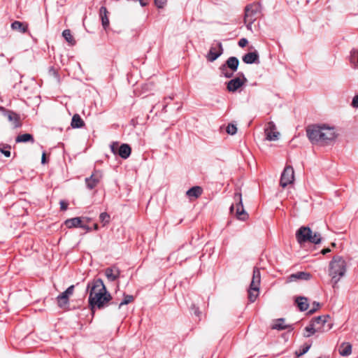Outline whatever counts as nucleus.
I'll list each match as a JSON object with an SVG mask.
<instances>
[{"mask_svg":"<svg viewBox=\"0 0 358 358\" xmlns=\"http://www.w3.org/2000/svg\"><path fill=\"white\" fill-rule=\"evenodd\" d=\"M223 52V48L220 42L217 43L215 45L211 46L210 50L206 56L209 62H213L217 59Z\"/></svg>","mask_w":358,"mask_h":358,"instance_id":"11","label":"nucleus"},{"mask_svg":"<svg viewBox=\"0 0 358 358\" xmlns=\"http://www.w3.org/2000/svg\"><path fill=\"white\" fill-rule=\"evenodd\" d=\"M234 199L237 201L236 205V216L238 220L244 221L248 218V215L243 208L241 194L240 192L235 193Z\"/></svg>","mask_w":358,"mask_h":358,"instance_id":"9","label":"nucleus"},{"mask_svg":"<svg viewBox=\"0 0 358 358\" xmlns=\"http://www.w3.org/2000/svg\"><path fill=\"white\" fill-rule=\"evenodd\" d=\"M338 350L341 356H349L352 353V345L350 343H343L341 344Z\"/></svg>","mask_w":358,"mask_h":358,"instance_id":"19","label":"nucleus"},{"mask_svg":"<svg viewBox=\"0 0 358 358\" xmlns=\"http://www.w3.org/2000/svg\"><path fill=\"white\" fill-rule=\"evenodd\" d=\"M346 272V262L339 256L334 257L329 263V275L331 277L333 287L338 282Z\"/></svg>","mask_w":358,"mask_h":358,"instance_id":"3","label":"nucleus"},{"mask_svg":"<svg viewBox=\"0 0 358 358\" xmlns=\"http://www.w3.org/2000/svg\"><path fill=\"white\" fill-rule=\"evenodd\" d=\"M288 325L285 324V319L280 318L277 320L272 326V329L278 330H284L288 328Z\"/></svg>","mask_w":358,"mask_h":358,"instance_id":"28","label":"nucleus"},{"mask_svg":"<svg viewBox=\"0 0 358 358\" xmlns=\"http://www.w3.org/2000/svg\"><path fill=\"white\" fill-rule=\"evenodd\" d=\"M94 229L95 230H98L99 227H98V224H94Z\"/></svg>","mask_w":358,"mask_h":358,"instance_id":"51","label":"nucleus"},{"mask_svg":"<svg viewBox=\"0 0 358 358\" xmlns=\"http://www.w3.org/2000/svg\"><path fill=\"white\" fill-rule=\"evenodd\" d=\"M17 143H26L28 141H31V143L34 142L33 136L29 134H24L21 135H18L15 139Z\"/></svg>","mask_w":358,"mask_h":358,"instance_id":"26","label":"nucleus"},{"mask_svg":"<svg viewBox=\"0 0 358 358\" xmlns=\"http://www.w3.org/2000/svg\"><path fill=\"white\" fill-rule=\"evenodd\" d=\"M239 64V61L236 57H230L226 62V64H224L227 68L230 69L232 71H236Z\"/></svg>","mask_w":358,"mask_h":358,"instance_id":"20","label":"nucleus"},{"mask_svg":"<svg viewBox=\"0 0 358 358\" xmlns=\"http://www.w3.org/2000/svg\"><path fill=\"white\" fill-rule=\"evenodd\" d=\"M352 106L354 108H358V95H356L354 96L352 101Z\"/></svg>","mask_w":358,"mask_h":358,"instance_id":"44","label":"nucleus"},{"mask_svg":"<svg viewBox=\"0 0 358 358\" xmlns=\"http://www.w3.org/2000/svg\"><path fill=\"white\" fill-rule=\"evenodd\" d=\"M65 224L67 227H78L81 226V220L80 217H73L71 219H69L65 221Z\"/></svg>","mask_w":358,"mask_h":358,"instance_id":"25","label":"nucleus"},{"mask_svg":"<svg viewBox=\"0 0 358 358\" xmlns=\"http://www.w3.org/2000/svg\"><path fill=\"white\" fill-rule=\"evenodd\" d=\"M306 134L313 144L322 146L330 144L337 136L335 129L325 124L308 126L306 129Z\"/></svg>","mask_w":358,"mask_h":358,"instance_id":"1","label":"nucleus"},{"mask_svg":"<svg viewBox=\"0 0 358 358\" xmlns=\"http://www.w3.org/2000/svg\"><path fill=\"white\" fill-rule=\"evenodd\" d=\"M248 43V40L245 38H243L239 40L238 45L241 48H243L247 45Z\"/></svg>","mask_w":358,"mask_h":358,"instance_id":"42","label":"nucleus"},{"mask_svg":"<svg viewBox=\"0 0 358 358\" xmlns=\"http://www.w3.org/2000/svg\"><path fill=\"white\" fill-rule=\"evenodd\" d=\"M310 345H306V346H304V347H303V350H302V351H300V352H299V353H298L297 352H296V355H297L298 357H300V356H301V355H304L305 353H306V352L308 351V350L310 349Z\"/></svg>","mask_w":358,"mask_h":358,"instance_id":"41","label":"nucleus"},{"mask_svg":"<svg viewBox=\"0 0 358 358\" xmlns=\"http://www.w3.org/2000/svg\"><path fill=\"white\" fill-rule=\"evenodd\" d=\"M131 149L128 144H122L118 149V155L122 159H127L131 155Z\"/></svg>","mask_w":358,"mask_h":358,"instance_id":"18","label":"nucleus"},{"mask_svg":"<svg viewBox=\"0 0 358 358\" xmlns=\"http://www.w3.org/2000/svg\"><path fill=\"white\" fill-rule=\"evenodd\" d=\"M133 300L134 296L132 295H124L123 301L119 304V308L123 305L131 303Z\"/></svg>","mask_w":358,"mask_h":358,"instance_id":"35","label":"nucleus"},{"mask_svg":"<svg viewBox=\"0 0 358 358\" xmlns=\"http://www.w3.org/2000/svg\"><path fill=\"white\" fill-rule=\"evenodd\" d=\"M74 292V285H71L62 294L66 296V297L69 298L70 296L73 294Z\"/></svg>","mask_w":358,"mask_h":358,"instance_id":"37","label":"nucleus"},{"mask_svg":"<svg viewBox=\"0 0 358 358\" xmlns=\"http://www.w3.org/2000/svg\"><path fill=\"white\" fill-rule=\"evenodd\" d=\"M329 318V316L328 315H322L315 317L313 320V323H315V325L317 327V325L320 326H324V324L327 322L328 319Z\"/></svg>","mask_w":358,"mask_h":358,"instance_id":"30","label":"nucleus"},{"mask_svg":"<svg viewBox=\"0 0 358 358\" xmlns=\"http://www.w3.org/2000/svg\"><path fill=\"white\" fill-rule=\"evenodd\" d=\"M294 180V169L291 166H287L284 169L280 178V185L285 187L289 184H292Z\"/></svg>","mask_w":358,"mask_h":358,"instance_id":"6","label":"nucleus"},{"mask_svg":"<svg viewBox=\"0 0 358 358\" xmlns=\"http://www.w3.org/2000/svg\"><path fill=\"white\" fill-rule=\"evenodd\" d=\"M105 275L109 281L113 282L119 278L120 271L117 267L112 266L106 268Z\"/></svg>","mask_w":358,"mask_h":358,"instance_id":"14","label":"nucleus"},{"mask_svg":"<svg viewBox=\"0 0 358 358\" xmlns=\"http://www.w3.org/2000/svg\"><path fill=\"white\" fill-rule=\"evenodd\" d=\"M89 292V304L92 309L94 307L103 308L110 299L111 296L107 292L101 279L99 278L90 282L87 286Z\"/></svg>","mask_w":358,"mask_h":358,"instance_id":"2","label":"nucleus"},{"mask_svg":"<svg viewBox=\"0 0 358 358\" xmlns=\"http://www.w3.org/2000/svg\"><path fill=\"white\" fill-rule=\"evenodd\" d=\"M296 238L301 245L306 242L315 244L321 242L320 234L315 233L313 234L312 230L308 227H301L296 232Z\"/></svg>","mask_w":358,"mask_h":358,"instance_id":"4","label":"nucleus"},{"mask_svg":"<svg viewBox=\"0 0 358 358\" xmlns=\"http://www.w3.org/2000/svg\"><path fill=\"white\" fill-rule=\"evenodd\" d=\"M169 99H173V97H172V96H169Z\"/></svg>","mask_w":358,"mask_h":358,"instance_id":"56","label":"nucleus"},{"mask_svg":"<svg viewBox=\"0 0 358 358\" xmlns=\"http://www.w3.org/2000/svg\"><path fill=\"white\" fill-rule=\"evenodd\" d=\"M261 7L257 3L248 5L245 9V17L246 20L255 21L258 15H260Z\"/></svg>","mask_w":358,"mask_h":358,"instance_id":"7","label":"nucleus"},{"mask_svg":"<svg viewBox=\"0 0 358 358\" xmlns=\"http://www.w3.org/2000/svg\"><path fill=\"white\" fill-rule=\"evenodd\" d=\"M0 152L3 153L6 157H9L10 156V152L9 150H0Z\"/></svg>","mask_w":358,"mask_h":358,"instance_id":"46","label":"nucleus"},{"mask_svg":"<svg viewBox=\"0 0 358 358\" xmlns=\"http://www.w3.org/2000/svg\"><path fill=\"white\" fill-rule=\"evenodd\" d=\"M331 326H332V324H329V325H328L327 330H329V329L331 328Z\"/></svg>","mask_w":358,"mask_h":358,"instance_id":"53","label":"nucleus"},{"mask_svg":"<svg viewBox=\"0 0 358 358\" xmlns=\"http://www.w3.org/2000/svg\"><path fill=\"white\" fill-rule=\"evenodd\" d=\"M166 106H167V105H166H166H164V108H163V110H165V108H166Z\"/></svg>","mask_w":358,"mask_h":358,"instance_id":"55","label":"nucleus"},{"mask_svg":"<svg viewBox=\"0 0 358 358\" xmlns=\"http://www.w3.org/2000/svg\"><path fill=\"white\" fill-rule=\"evenodd\" d=\"M331 245H332L333 247H335V246H336V243H331Z\"/></svg>","mask_w":358,"mask_h":358,"instance_id":"54","label":"nucleus"},{"mask_svg":"<svg viewBox=\"0 0 358 358\" xmlns=\"http://www.w3.org/2000/svg\"><path fill=\"white\" fill-rule=\"evenodd\" d=\"M102 174L99 171H95L89 178L85 179L87 187L90 189L94 188L100 182Z\"/></svg>","mask_w":358,"mask_h":358,"instance_id":"12","label":"nucleus"},{"mask_svg":"<svg viewBox=\"0 0 358 358\" xmlns=\"http://www.w3.org/2000/svg\"><path fill=\"white\" fill-rule=\"evenodd\" d=\"M41 162H42V164L45 163V152H43L42 155Z\"/></svg>","mask_w":358,"mask_h":358,"instance_id":"49","label":"nucleus"},{"mask_svg":"<svg viewBox=\"0 0 358 358\" xmlns=\"http://www.w3.org/2000/svg\"><path fill=\"white\" fill-rule=\"evenodd\" d=\"M60 208L62 210H66L67 209L68 203L64 201H60Z\"/></svg>","mask_w":358,"mask_h":358,"instance_id":"43","label":"nucleus"},{"mask_svg":"<svg viewBox=\"0 0 358 358\" xmlns=\"http://www.w3.org/2000/svg\"><path fill=\"white\" fill-rule=\"evenodd\" d=\"M296 302L297 303L298 307L300 310L304 311L308 309V303L307 298L303 296H299L296 299Z\"/></svg>","mask_w":358,"mask_h":358,"instance_id":"23","label":"nucleus"},{"mask_svg":"<svg viewBox=\"0 0 358 358\" xmlns=\"http://www.w3.org/2000/svg\"><path fill=\"white\" fill-rule=\"evenodd\" d=\"M311 278V274L308 272L299 271L296 273L290 275L287 280L289 282H294L296 280H309Z\"/></svg>","mask_w":358,"mask_h":358,"instance_id":"13","label":"nucleus"},{"mask_svg":"<svg viewBox=\"0 0 358 358\" xmlns=\"http://www.w3.org/2000/svg\"><path fill=\"white\" fill-rule=\"evenodd\" d=\"M99 16L101 20V24L105 30L109 27V19L108 17V10L104 6H101L99 9Z\"/></svg>","mask_w":358,"mask_h":358,"instance_id":"16","label":"nucleus"},{"mask_svg":"<svg viewBox=\"0 0 358 358\" xmlns=\"http://www.w3.org/2000/svg\"><path fill=\"white\" fill-rule=\"evenodd\" d=\"M243 61L249 64L259 63V55L257 51L248 52L243 57Z\"/></svg>","mask_w":358,"mask_h":358,"instance_id":"15","label":"nucleus"},{"mask_svg":"<svg viewBox=\"0 0 358 358\" xmlns=\"http://www.w3.org/2000/svg\"><path fill=\"white\" fill-rule=\"evenodd\" d=\"M74 292V285H71L62 294L66 296V297L69 298L70 296L73 294Z\"/></svg>","mask_w":358,"mask_h":358,"instance_id":"36","label":"nucleus"},{"mask_svg":"<svg viewBox=\"0 0 358 358\" xmlns=\"http://www.w3.org/2000/svg\"><path fill=\"white\" fill-rule=\"evenodd\" d=\"M110 150L114 155L118 154V149L120 148L118 143L114 142L110 145Z\"/></svg>","mask_w":358,"mask_h":358,"instance_id":"38","label":"nucleus"},{"mask_svg":"<svg viewBox=\"0 0 358 358\" xmlns=\"http://www.w3.org/2000/svg\"><path fill=\"white\" fill-rule=\"evenodd\" d=\"M62 36L71 45H74L76 44V40L74 39L69 29L64 30L62 32Z\"/></svg>","mask_w":358,"mask_h":358,"instance_id":"27","label":"nucleus"},{"mask_svg":"<svg viewBox=\"0 0 358 358\" xmlns=\"http://www.w3.org/2000/svg\"><path fill=\"white\" fill-rule=\"evenodd\" d=\"M194 313H195L196 315H199V313H199V311L198 308H196V309L195 310Z\"/></svg>","mask_w":358,"mask_h":358,"instance_id":"52","label":"nucleus"},{"mask_svg":"<svg viewBox=\"0 0 358 358\" xmlns=\"http://www.w3.org/2000/svg\"><path fill=\"white\" fill-rule=\"evenodd\" d=\"M266 139L269 141H277L280 133L276 131V127L273 122H269L265 129Z\"/></svg>","mask_w":358,"mask_h":358,"instance_id":"10","label":"nucleus"},{"mask_svg":"<svg viewBox=\"0 0 358 358\" xmlns=\"http://www.w3.org/2000/svg\"><path fill=\"white\" fill-rule=\"evenodd\" d=\"M320 308V303L318 302H313L312 304V308L309 310V314L314 313Z\"/></svg>","mask_w":358,"mask_h":358,"instance_id":"39","label":"nucleus"},{"mask_svg":"<svg viewBox=\"0 0 358 358\" xmlns=\"http://www.w3.org/2000/svg\"><path fill=\"white\" fill-rule=\"evenodd\" d=\"M110 217L107 213H101L99 215V220L102 222L103 226L106 225L110 222Z\"/></svg>","mask_w":358,"mask_h":358,"instance_id":"31","label":"nucleus"},{"mask_svg":"<svg viewBox=\"0 0 358 358\" xmlns=\"http://www.w3.org/2000/svg\"><path fill=\"white\" fill-rule=\"evenodd\" d=\"M186 194L190 198H197L202 194V189L199 186H195L188 189Z\"/></svg>","mask_w":358,"mask_h":358,"instance_id":"22","label":"nucleus"},{"mask_svg":"<svg viewBox=\"0 0 358 358\" xmlns=\"http://www.w3.org/2000/svg\"><path fill=\"white\" fill-rule=\"evenodd\" d=\"M220 70L222 73L226 77V78H231L233 76L234 71H229L227 66L225 65H222L220 67Z\"/></svg>","mask_w":358,"mask_h":358,"instance_id":"33","label":"nucleus"},{"mask_svg":"<svg viewBox=\"0 0 358 358\" xmlns=\"http://www.w3.org/2000/svg\"><path fill=\"white\" fill-rule=\"evenodd\" d=\"M260 282V271L259 268H255L253 270L252 281L248 289V299L250 302H254L259 296Z\"/></svg>","mask_w":358,"mask_h":358,"instance_id":"5","label":"nucleus"},{"mask_svg":"<svg viewBox=\"0 0 358 358\" xmlns=\"http://www.w3.org/2000/svg\"><path fill=\"white\" fill-rule=\"evenodd\" d=\"M238 75V77L231 79L227 83V88L229 92H234L247 83L248 80L243 73H239Z\"/></svg>","mask_w":358,"mask_h":358,"instance_id":"8","label":"nucleus"},{"mask_svg":"<svg viewBox=\"0 0 358 358\" xmlns=\"http://www.w3.org/2000/svg\"><path fill=\"white\" fill-rule=\"evenodd\" d=\"M80 227H81V228H83V229H86V230H87V231H90V229H91L88 226H87V225H83V224H81V226H80Z\"/></svg>","mask_w":358,"mask_h":358,"instance_id":"48","label":"nucleus"},{"mask_svg":"<svg viewBox=\"0 0 358 358\" xmlns=\"http://www.w3.org/2000/svg\"><path fill=\"white\" fill-rule=\"evenodd\" d=\"M71 125L73 128H81L85 123L78 114H75L72 117Z\"/></svg>","mask_w":358,"mask_h":358,"instance_id":"21","label":"nucleus"},{"mask_svg":"<svg viewBox=\"0 0 358 358\" xmlns=\"http://www.w3.org/2000/svg\"><path fill=\"white\" fill-rule=\"evenodd\" d=\"M234 208H235V206L234 205H231V207H230V211L233 212L234 210Z\"/></svg>","mask_w":358,"mask_h":358,"instance_id":"50","label":"nucleus"},{"mask_svg":"<svg viewBox=\"0 0 358 358\" xmlns=\"http://www.w3.org/2000/svg\"><path fill=\"white\" fill-rule=\"evenodd\" d=\"M8 117L10 121H13L15 127H19L20 124L17 120L18 117H17V114H15L14 113H10L8 115Z\"/></svg>","mask_w":358,"mask_h":358,"instance_id":"34","label":"nucleus"},{"mask_svg":"<svg viewBox=\"0 0 358 358\" xmlns=\"http://www.w3.org/2000/svg\"><path fill=\"white\" fill-rule=\"evenodd\" d=\"M166 3V0H155V3L158 8H163L165 3Z\"/></svg>","mask_w":358,"mask_h":358,"instance_id":"40","label":"nucleus"},{"mask_svg":"<svg viewBox=\"0 0 358 358\" xmlns=\"http://www.w3.org/2000/svg\"><path fill=\"white\" fill-rule=\"evenodd\" d=\"M245 24H246V27L248 30H252V24L255 21L246 20L245 18H244Z\"/></svg>","mask_w":358,"mask_h":358,"instance_id":"45","label":"nucleus"},{"mask_svg":"<svg viewBox=\"0 0 358 358\" xmlns=\"http://www.w3.org/2000/svg\"><path fill=\"white\" fill-rule=\"evenodd\" d=\"M320 327H317L315 323H311L310 325L307 326L305 328L306 334H304L305 337H310L311 335L314 334L316 331H320Z\"/></svg>","mask_w":358,"mask_h":358,"instance_id":"24","label":"nucleus"},{"mask_svg":"<svg viewBox=\"0 0 358 358\" xmlns=\"http://www.w3.org/2000/svg\"><path fill=\"white\" fill-rule=\"evenodd\" d=\"M330 251H331V250H330L329 248H326V249H323V250H322V253L323 255H326V254H327L328 252H329Z\"/></svg>","mask_w":358,"mask_h":358,"instance_id":"47","label":"nucleus"},{"mask_svg":"<svg viewBox=\"0 0 358 358\" xmlns=\"http://www.w3.org/2000/svg\"><path fill=\"white\" fill-rule=\"evenodd\" d=\"M357 62H358V50H357Z\"/></svg>","mask_w":358,"mask_h":358,"instance_id":"57","label":"nucleus"},{"mask_svg":"<svg viewBox=\"0 0 358 358\" xmlns=\"http://www.w3.org/2000/svg\"><path fill=\"white\" fill-rule=\"evenodd\" d=\"M57 299L58 306L62 308H65L69 304V298L62 293L57 296Z\"/></svg>","mask_w":358,"mask_h":358,"instance_id":"29","label":"nucleus"},{"mask_svg":"<svg viewBox=\"0 0 358 358\" xmlns=\"http://www.w3.org/2000/svg\"><path fill=\"white\" fill-rule=\"evenodd\" d=\"M10 27L13 30L17 31L22 34H24L28 31V24L20 21H14Z\"/></svg>","mask_w":358,"mask_h":358,"instance_id":"17","label":"nucleus"},{"mask_svg":"<svg viewBox=\"0 0 358 358\" xmlns=\"http://www.w3.org/2000/svg\"><path fill=\"white\" fill-rule=\"evenodd\" d=\"M226 131L229 135H234L237 131V127L235 124L230 123L227 125Z\"/></svg>","mask_w":358,"mask_h":358,"instance_id":"32","label":"nucleus"}]
</instances>
